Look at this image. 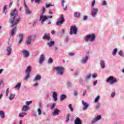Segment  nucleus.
Returning <instances> with one entry per match:
<instances>
[{
	"mask_svg": "<svg viewBox=\"0 0 124 124\" xmlns=\"http://www.w3.org/2000/svg\"><path fill=\"white\" fill-rule=\"evenodd\" d=\"M91 77H92V74L91 73L88 74L84 77V81L85 83H89V80L91 79Z\"/></svg>",
	"mask_w": 124,
	"mask_h": 124,
	"instance_id": "nucleus-14",
	"label": "nucleus"
},
{
	"mask_svg": "<svg viewBox=\"0 0 124 124\" xmlns=\"http://www.w3.org/2000/svg\"><path fill=\"white\" fill-rule=\"evenodd\" d=\"M100 107H101V104L100 103H98L95 106V109L98 110Z\"/></svg>",
	"mask_w": 124,
	"mask_h": 124,
	"instance_id": "nucleus-38",
	"label": "nucleus"
},
{
	"mask_svg": "<svg viewBox=\"0 0 124 124\" xmlns=\"http://www.w3.org/2000/svg\"><path fill=\"white\" fill-rule=\"evenodd\" d=\"M3 10H7V6L5 5L3 8Z\"/></svg>",
	"mask_w": 124,
	"mask_h": 124,
	"instance_id": "nucleus-61",
	"label": "nucleus"
},
{
	"mask_svg": "<svg viewBox=\"0 0 124 124\" xmlns=\"http://www.w3.org/2000/svg\"><path fill=\"white\" fill-rule=\"evenodd\" d=\"M54 52H55V53H56L57 52H59V48H58V47L55 46V47H54Z\"/></svg>",
	"mask_w": 124,
	"mask_h": 124,
	"instance_id": "nucleus-57",
	"label": "nucleus"
},
{
	"mask_svg": "<svg viewBox=\"0 0 124 124\" xmlns=\"http://www.w3.org/2000/svg\"><path fill=\"white\" fill-rule=\"evenodd\" d=\"M39 80H41V76L39 75H37L33 79V81H39Z\"/></svg>",
	"mask_w": 124,
	"mask_h": 124,
	"instance_id": "nucleus-29",
	"label": "nucleus"
},
{
	"mask_svg": "<svg viewBox=\"0 0 124 124\" xmlns=\"http://www.w3.org/2000/svg\"><path fill=\"white\" fill-rule=\"evenodd\" d=\"M65 2V1L64 0H62L61 1L62 5L63 7H64V3Z\"/></svg>",
	"mask_w": 124,
	"mask_h": 124,
	"instance_id": "nucleus-58",
	"label": "nucleus"
},
{
	"mask_svg": "<svg viewBox=\"0 0 124 124\" xmlns=\"http://www.w3.org/2000/svg\"><path fill=\"white\" fill-rule=\"evenodd\" d=\"M56 107V103H53L51 106H50L51 110H53Z\"/></svg>",
	"mask_w": 124,
	"mask_h": 124,
	"instance_id": "nucleus-47",
	"label": "nucleus"
},
{
	"mask_svg": "<svg viewBox=\"0 0 124 124\" xmlns=\"http://www.w3.org/2000/svg\"><path fill=\"white\" fill-rule=\"evenodd\" d=\"M15 20V17H11L9 20V22L10 23V24H11L12 28H13L14 26H16L18 25V24H19L21 20V17H18V18L16 19L15 22H14Z\"/></svg>",
	"mask_w": 124,
	"mask_h": 124,
	"instance_id": "nucleus-2",
	"label": "nucleus"
},
{
	"mask_svg": "<svg viewBox=\"0 0 124 124\" xmlns=\"http://www.w3.org/2000/svg\"><path fill=\"white\" fill-rule=\"evenodd\" d=\"M51 6H54V5H52L51 4H46V8H48V7H51Z\"/></svg>",
	"mask_w": 124,
	"mask_h": 124,
	"instance_id": "nucleus-49",
	"label": "nucleus"
},
{
	"mask_svg": "<svg viewBox=\"0 0 124 124\" xmlns=\"http://www.w3.org/2000/svg\"><path fill=\"white\" fill-rule=\"evenodd\" d=\"M8 93H9V88H7L6 91V96H8Z\"/></svg>",
	"mask_w": 124,
	"mask_h": 124,
	"instance_id": "nucleus-55",
	"label": "nucleus"
},
{
	"mask_svg": "<svg viewBox=\"0 0 124 124\" xmlns=\"http://www.w3.org/2000/svg\"><path fill=\"white\" fill-rule=\"evenodd\" d=\"M48 63H53V59L51 58H49L48 61Z\"/></svg>",
	"mask_w": 124,
	"mask_h": 124,
	"instance_id": "nucleus-51",
	"label": "nucleus"
},
{
	"mask_svg": "<svg viewBox=\"0 0 124 124\" xmlns=\"http://www.w3.org/2000/svg\"><path fill=\"white\" fill-rule=\"evenodd\" d=\"M79 82L82 86H83L84 85V80L82 79V78H80L79 79Z\"/></svg>",
	"mask_w": 124,
	"mask_h": 124,
	"instance_id": "nucleus-42",
	"label": "nucleus"
},
{
	"mask_svg": "<svg viewBox=\"0 0 124 124\" xmlns=\"http://www.w3.org/2000/svg\"><path fill=\"white\" fill-rule=\"evenodd\" d=\"M30 109V107L28 105H24L23 106L22 108V112H27Z\"/></svg>",
	"mask_w": 124,
	"mask_h": 124,
	"instance_id": "nucleus-27",
	"label": "nucleus"
},
{
	"mask_svg": "<svg viewBox=\"0 0 124 124\" xmlns=\"http://www.w3.org/2000/svg\"><path fill=\"white\" fill-rule=\"evenodd\" d=\"M13 3V1H11L10 4L9 5V7H11Z\"/></svg>",
	"mask_w": 124,
	"mask_h": 124,
	"instance_id": "nucleus-64",
	"label": "nucleus"
},
{
	"mask_svg": "<svg viewBox=\"0 0 124 124\" xmlns=\"http://www.w3.org/2000/svg\"><path fill=\"white\" fill-rule=\"evenodd\" d=\"M80 16H81V14L78 12H75L74 13V17L75 18H80Z\"/></svg>",
	"mask_w": 124,
	"mask_h": 124,
	"instance_id": "nucleus-35",
	"label": "nucleus"
},
{
	"mask_svg": "<svg viewBox=\"0 0 124 124\" xmlns=\"http://www.w3.org/2000/svg\"><path fill=\"white\" fill-rule=\"evenodd\" d=\"M15 97V94L11 93L10 95L9 99H10V100H13Z\"/></svg>",
	"mask_w": 124,
	"mask_h": 124,
	"instance_id": "nucleus-36",
	"label": "nucleus"
},
{
	"mask_svg": "<svg viewBox=\"0 0 124 124\" xmlns=\"http://www.w3.org/2000/svg\"><path fill=\"white\" fill-rule=\"evenodd\" d=\"M84 40L85 42H89V41L93 42L95 40V34L94 33H91L87 35L84 38Z\"/></svg>",
	"mask_w": 124,
	"mask_h": 124,
	"instance_id": "nucleus-3",
	"label": "nucleus"
},
{
	"mask_svg": "<svg viewBox=\"0 0 124 124\" xmlns=\"http://www.w3.org/2000/svg\"><path fill=\"white\" fill-rule=\"evenodd\" d=\"M29 78H30V74H26V76H25L24 78H23V80H28V79H29Z\"/></svg>",
	"mask_w": 124,
	"mask_h": 124,
	"instance_id": "nucleus-40",
	"label": "nucleus"
},
{
	"mask_svg": "<svg viewBox=\"0 0 124 124\" xmlns=\"http://www.w3.org/2000/svg\"><path fill=\"white\" fill-rule=\"evenodd\" d=\"M18 15V11H17V9H15L13 11H11L10 13V16L11 17H15V18H16V16Z\"/></svg>",
	"mask_w": 124,
	"mask_h": 124,
	"instance_id": "nucleus-9",
	"label": "nucleus"
},
{
	"mask_svg": "<svg viewBox=\"0 0 124 124\" xmlns=\"http://www.w3.org/2000/svg\"><path fill=\"white\" fill-rule=\"evenodd\" d=\"M82 104L83 106V110H87L88 108H89V105L88 103L85 102L84 100L81 101Z\"/></svg>",
	"mask_w": 124,
	"mask_h": 124,
	"instance_id": "nucleus-10",
	"label": "nucleus"
},
{
	"mask_svg": "<svg viewBox=\"0 0 124 124\" xmlns=\"http://www.w3.org/2000/svg\"><path fill=\"white\" fill-rule=\"evenodd\" d=\"M20 88H21V83L20 82L16 84V85L15 87V89H16V90H17V91H19Z\"/></svg>",
	"mask_w": 124,
	"mask_h": 124,
	"instance_id": "nucleus-33",
	"label": "nucleus"
},
{
	"mask_svg": "<svg viewBox=\"0 0 124 124\" xmlns=\"http://www.w3.org/2000/svg\"><path fill=\"white\" fill-rule=\"evenodd\" d=\"M3 13L6 15V14L7 13V10H3Z\"/></svg>",
	"mask_w": 124,
	"mask_h": 124,
	"instance_id": "nucleus-60",
	"label": "nucleus"
},
{
	"mask_svg": "<svg viewBox=\"0 0 124 124\" xmlns=\"http://www.w3.org/2000/svg\"><path fill=\"white\" fill-rule=\"evenodd\" d=\"M47 18L46 16H44L43 15H40L39 21H41V24L43 25V23L47 20Z\"/></svg>",
	"mask_w": 124,
	"mask_h": 124,
	"instance_id": "nucleus-13",
	"label": "nucleus"
},
{
	"mask_svg": "<svg viewBox=\"0 0 124 124\" xmlns=\"http://www.w3.org/2000/svg\"><path fill=\"white\" fill-rule=\"evenodd\" d=\"M65 98H66V96L65 94H62L60 95V99L61 101H62V100H64Z\"/></svg>",
	"mask_w": 124,
	"mask_h": 124,
	"instance_id": "nucleus-32",
	"label": "nucleus"
},
{
	"mask_svg": "<svg viewBox=\"0 0 124 124\" xmlns=\"http://www.w3.org/2000/svg\"><path fill=\"white\" fill-rule=\"evenodd\" d=\"M101 115H98L92 118V120L91 121L90 124H94L97 122H99L101 120Z\"/></svg>",
	"mask_w": 124,
	"mask_h": 124,
	"instance_id": "nucleus-5",
	"label": "nucleus"
},
{
	"mask_svg": "<svg viewBox=\"0 0 124 124\" xmlns=\"http://www.w3.org/2000/svg\"><path fill=\"white\" fill-rule=\"evenodd\" d=\"M48 41V42L46 43V45L48 47H53V46L55 45V42L53 41L52 39Z\"/></svg>",
	"mask_w": 124,
	"mask_h": 124,
	"instance_id": "nucleus-16",
	"label": "nucleus"
},
{
	"mask_svg": "<svg viewBox=\"0 0 124 124\" xmlns=\"http://www.w3.org/2000/svg\"><path fill=\"white\" fill-rule=\"evenodd\" d=\"M68 107H69V109H70V111H71V112H73L74 109H73V108H72V105H71V104H70L69 105Z\"/></svg>",
	"mask_w": 124,
	"mask_h": 124,
	"instance_id": "nucleus-46",
	"label": "nucleus"
},
{
	"mask_svg": "<svg viewBox=\"0 0 124 124\" xmlns=\"http://www.w3.org/2000/svg\"><path fill=\"white\" fill-rule=\"evenodd\" d=\"M63 22H64L62 21V20H59L56 22V25L57 26H61V25H62Z\"/></svg>",
	"mask_w": 124,
	"mask_h": 124,
	"instance_id": "nucleus-41",
	"label": "nucleus"
},
{
	"mask_svg": "<svg viewBox=\"0 0 124 124\" xmlns=\"http://www.w3.org/2000/svg\"><path fill=\"white\" fill-rule=\"evenodd\" d=\"M32 115L33 116V117H34L35 118H36L37 117V114H36V113H35V112H33L32 113Z\"/></svg>",
	"mask_w": 124,
	"mask_h": 124,
	"instance_id": "nucleus-59",
	"label": "nucleus"
},
{
	"mask_svg": "<svg viewBox=\"0 0 124 124\" xmlns=\"http://www.w3.org/2000/svg\"><path fill=\"white\" fill-rule=\"evenodd\" d=\"M92 77L93 78H96L97 77V73H93L92 74Z\"/></svg>",
	"mask_w": 124,
	"mask_h": 124,
	"instance_id": "nucleus-52",
	"label": "nucleus"
},
{
	"mask_svg": "<svg viewBox=\"0 0 124 124\" xmlns=\"http://www.w3.org/2000/svg\"><path fill=\"white\" fill-rule=\"evenodd\" d=\"M25 14H27V15H31V11H30L29 9V7L27 5H25Z\"/></svg>",
	"mask_w": 124,
	"mask_h": 124,
	"instance_id": "nucleus-24",
	"label": "nucleus"
},
{
	"mask_svg": "<svg viewBox=\"0 0 124 124\" xmlns=\"http://www.w3.org/2000/svg\"><path fill=\"white\" fill-rule=\"evenodd\" d=\"M12 53V48L11 46H7L6 48V54L8 56H10Z\"/></svg>",
	"mask_w": 124,
	"mask_h": 124,
	"instance_id": "nucleus-12",
	"label": "nucleus"
},
{
	"mask_svg": "<svg viewBox=\"0 0 124 124\" xmlns=\"http://www.w3.org/2000/svg\"><path fill=\"white\" fill-rule=\"evenodd\" d=\"M17 31V28L16 27H14L12 31H11V32L10 33V35L11 37L14 36V34H15V32Z\"/></svg>",
	"mask_w": 124,
	"mask_h": 124,
	"instance_id": "nucleus-22",
	"label": "nucleus"
},
{
	"mask_svg": "<svg viewBox=\"0 0 124 124\" xmlns=\"http://www.w3.org/2000/svg\"><path fill=\"white\" fill-rule=\"evenodd\" d=\"M46 10V9H45V7H43L42 12L41 13V15H43Z\"/></svg>",
	"mask_w": 124,
	"mask_h": 124,
	"instance_id": "nucleus-53",
	"label": "nucleus"
},
{
	"mask_svg": "<svg viewBox=\"0 0 124 124\" xmlns=\"http://www.w3.org/2000/svg\"><path fill=\"white\" fill-rule=\"evenodd\" d=\"M18 36L20 38V40L18 42V44H20L24 39V35H23V34H19Z\"/></svg>",
	"mask_w": 124,
	"mask_h": 124,
	"instance_id": "nucleus-28",
	"label": "nucleus"
},
{
	"mask_svg": "<svg viewBox=\"0 0 124 124\" xmlns=\"http://www.w3.org/2000/svg\"><path fill=\"white\" fill-rule=\"evenodd\" d=\"M52 96L54 101H57V100H58V94H57V93L55 92H52Z\"/></svg>",
	"mask_w": 124,
	"mask_h": 124,
	"instance_id": "nucleus-25",
	"label": "nucleus"
},
{
	"mask_svg": "<svg viewBox=\"0 0 124 124\" xmlns=\"http://www.w3.org/2000/svg\"><path fill=\"white\" fill-rule=\"evenodd\" d=\"M100 66L102 69L105 68V61H104V60L100 61Z\"/></svg>",
	"mask_w": 124,
	"mask_h": 124,
	"instance_id": "nucleus-21",
	"label": "nucleus"
},
{
	"mask_svg": "<svg viewBox=\"0 0 124 124\" xmlns=\"http://www.w3.org/2000/svg\"><path fill=\"white\" fill-rule=\"evenodd\" d=\"M102 5L103 6H106V5H107V3H106V1L104 0L102 1Z\"/></svg>",
	"mask_w": 124,
	"mask_h": 124,
	"instance_id": "nucleus-56",
	"label": "nucleus"
},
{
	"mask_svg": "<svg viewBox=\"0 0 124 124\" xmlns=\"http://www.w3.org/2000/svg\"><path fill=\"white\" fill-rule=\"evenodd\" d=\"M75 124H82V121L81 119L79 118V117H77L74 121Z\"/></svg>",
	"mask_w": 124,
	"mask_h": 124,
	"instance_id": "nucleus-26",
	"label": "nucleus"
},
{
	"mask_svg": "<svg viewBox=\"0 0 124 124\" xmlns=\"http://www.w3.org/2000/svg\"><path fill=\"white\" fill-rule=\"evenodd\" d=\"M68 55L70 56V57H73L75 55V54L72 53V52H69L68 53Z\"/></svg>",
	"mask_w": 124,
	"mask_h": 124,
	"instance_id": "nucleus-54",
	"label": "nucleus"
},
{
	"mask_svg": "<svg viewBox=\"0 0 124 124\" xmlns=\"http://www.w3.org/2000/svg\"><path fill=\"white\" fill-rule=\"evenodd\" d=\"M45 60V56H44V55L42 54L39 60V64H43Z\"/></svg>",
	"mask_w": 124,
	"mask_h": 124,
	"instance_id": "nucleus-17",
	"label": "nucleus"
},
{
	"mask_svg": "<svg viewBox=\"0 0 124 124\" xmlns=\"http://www.w3.org/2000/svg\"><path fill=\"white\" fill-rule=\"evenodd\" d=\"M98 13V9L95 8H92L91 11V15L93 18H95V16Z\"/></svg>",
	"mask_w": 124,
	"mask_h": 124,
	"instance_id": "nucleus-6",
	"label": "nucleus"
},
{
	"mask_svg": "<svg viewBox=\"0 0 124 124\" xmlns=\"http://www.w3.org/2000/svg\"><path fill=\"white\" fill-rule=\"evenodd\" d=\"M88 60H89V57L86 56L82 58L80 60V62L82 64H85V63H87Z\"/></svg>",
	"mask_w": 124,
	"mask_h": 124,
	"instance_id": "nucleus-11",
	"label": "nucleus"
},
{
	"mask_svg": "<svg viewBox=\"0 0 124 124\" xmlns=\"http://www.w3.org/2000/svg\"><path fill=\"white\" fill-rule=\"evenodd\" d=\"M95 4V0H93L92 1V5H91L92 8H93V7H94Z\"/></svg>",
	"mask_w": 124,
	"mask_h": 124,
	"instance_id": "nucleus-48",
	"label": "nucleus"
},
{
	"mask_svg": "<svg viewBox=\"0 0 124 124\" xmlns=\"http://www.w3.org/2000/svg\"><path fill=\"white\" fill-rule=\"evenodd\" d=\"M117 52H118V48H114L112 52V56H116V55H117Z\"/></svg>",
	"mask_w": 124,
	"mask_h": 124,
	"instance_id": "nucleus-31",
	"label": "nucleus"
},
{
	"mask_svg": "<svg viewBox=\"0 0 124 124\" xmlns=\"http://www.w3.org/2000/svg\"><path fill=\"white\" fill-rule=\"evenodd\" d=\"M27 113L25 112V111L23 112H21L19 114V118H23V117H25V116H27Z\"/></svg>",
	"mask_w": 124,
	"mask_h": 124,
	"instance_id": "nucleus-30",
	"label": "nucleus"
},
{
	"mask_svg": "<svg viewBox=\"0 0 124 124\" xmlns=\"http://www.w3.org/2000/svg\"><path fill=\"white\" fill-rule=\"evenodd\" d=\"M53 70L56 72V74L58 76H62L64 72V68L62 66H57L53 68Z\"/></svg>",
	"mask_w": 124,
	"mask_h": 124,
	"instance_id": "nucleus-1",
	"label": "nucleus"
},
{
	"mask_svg": "<svg viewBox=\"0 0 124 124\" xmlns=\"http://www.w3.org/2000/svg\"><path fill=\"white\" fill-rule=\"evenodd\" d=\"M77 27L75 26H72L70 27V35H72V34H76L77 33V31H78Z\"/></svg>",
	"mask_w": 124,
	"mask_h": 124,
	"instance_id": "nucleus-7",
	"label": "nucleus"
},
{
	"mask_svg": "<svg viewBox=\"0 0 124 124\" xmlns=\"http://www.w3.org/2000/svg\"><path fill=\"white\" fill-rule=\"evenodd\" d=\"M42 39H44V40H47V41L52 40V38L50 36V34L48 33H45Z\"/></svg>",
	"mask_w": 124,
	"mask_h": 124,
	"instance_id": "nucleus-8",
	"label": "nucleus"
},
{
	"mask_svg": "<svg viewBox=\"0 0 124 124\" xmlns=\"http://www.w3.org/2000/svg\"><path fill=\"white\" fill-rule=\"evenodd\" d=\"M60 112H61L60 110L58 108H55L54 109V111L52 112V115L53 116H58L60 114Z\"/></svg>",
	"mask_w": 124,
	"mask_h": 124,
	"instance_id": "nucleus-20",
	"label": "nucleus"
},
{
	"mask_svg": "<svg viewBox=\"0 0 124 124\" xmlns=\"http://www.w3.org/2000/svg\"><path fill=\"white\" fill-rule=\"evenodd\" d=\"M96 84H97V80H96L93 81V86H95V85H96Z\"/></svg>",
	"mask_w": 124,
	"mask_h": 124,
	"instance_id": "nucleus-62",
	"label": "nucleus"
},
{
	"mask_svg": "<svg viewBox=\"0 0 124 124\" xmlns=\"http://www.w3.org/2000/svg\"><path fill=\"white\" fill-rule=\"evenodd\" d=\"M118 55H119V56H120V57H124V52H123V50H120L118 52Z\"/></svg>",
	"mask_w": 124,
	"mask_h": 124,
	"instance_id": "nucleus-39",
	"label": "nucleus"
},
{
	"mask_svg": "<svg viewBox=\"0 0 124 124\" xmlns=\"http://www.w3.org/2000/svg\"><path fill=\"white\" fill-rule=\"evenodd\" d=\"M106 82L110 84V85H114V84H117V83H118V79L113 76H109L108 79H106Z\"/></svg>",
	"mask_w": 124,
	"mask_h": 124,
	"instance_id": "nucleus-4",
	"label": "nucleus"
},
{
	"mask_svg": "<svg viewBox=\"0 0 124 124\" xmlns=\"http://www.w3.org/2000/svg\"><path fill=\"white\" fill-rule=\"evenodd\" d=\"M22 54L24 58H29V57H30V53L29 52V51L27 50L23 49L22 50Z\"/></svg>",
	"mask_w": 124,
	"mask_h": 124,
	"instance_id": "nucleus-15",
	"label": "nucleus"
},
{
	"mask_svg": "<svg viewBox=\"0 0 124 124\" xmlns=\"http://www.w3.org/2000/svg\"><path fill=\"white\" fill-rule=\"evenodd\" d=\"M87 19H88V16H85L83 17V20L84 21H86V20H87Z\"/></svg>",
	"mask_w": 124,
	"mask_h": 124,
	"instance_id": "nucleus-63",
	"label": "nucleus"
},
{
	"mask_svg": "<svg viewBox=\"0 0 124 124\" xmlns=\"http://www.w3.org/2000/svg\"><path fill=\"white\" fill-rule=\"evenodd\" d=\"M0 118H1V119H3V118L5 117L4 111L2 110L0 111Z\"/></svg>",
	"mask_w": 124,
	"mask_h": 124,
	"instance_id": "nucleus-34",
	"label": "nucleus"
},
{
	"mask_svg": "<svg viewBox=\"0 0 124 124\" xmlns=\"http://www.w3.org/2000/svg\"><path fill=\"white\" fill-rule=\"evenodd\" d=\"M98 100H99V95L97 96L95 98L94 102H95V103H96L98 101Z\"/></svg>",
	"mask_w": 124,
	"mask_h": 124,
	"instance_id": "nucleus-43",
	"label": "nucleus"
},
{
	"mask_svg": "<svg viewBox=\"0 0 124 124\" xmlns=\"http://www.w3.org/2000/svg\"><path fill=\"white\" fill-rule=\"evenodd\" d=\"M69 118H70V114H67L66 115V123H68V122L69 121Z\"/></svg>",
	"mask_w": 124,
	"mask_h": 124,
	"instance_id": "nucleus-37",
	"label": "nucleus"
},
{
	"mask_svg": "<svg viewBox=\"0 0 124 124\" xmlns=\"http://www.w3.org/2000/svg\"><path fill=\"white\" fill-rule=\"evenodd\" d=\"M32 103V101H26V104L25 105H27V106H29L30 104H31Z\"/></svg>",
	"mask_w": 124,
	"mask_h": 124,
	"instance_id": "nucleus-50",
	"label": "nucleus"
},
{
	"mask_svg": "<svg viewBox=\"0 0 124 124\" xmlns=\"http://www.w3.org/2000/svg\"><path fill=\"white\" fill-rule=\"evenodd\" d=\"M32 68L31 66H28L25 70L26 74H31V69Z\"/></svg>",
	"mask_w": 124,
	"mask_h": 124,
	"instance_id": "nucleus-19",
	"label": "nucleus"
},
{
	"mask_svg": "<svg viewBox=\"0 0 124 124\" xmlns=\"http://www.w3.org/2000/svg\"><path fill=\"white\" fill-rule=\"evenodd\" d=\"M41 107V105H39V108L37 109V113L38 116H41L42 115V109L40 108Z\"/></svg>",
	"mask_w": 124,
	"mask_h": 124,
	"instance_id": "nucleus-23",
	"label": "nucleus"
},
{
	"mask_svg": "<svg viewBox=\"0 0 124 124\" xmlns=\"http://www.w3.org/2000/svg\"><path fill=\"white\" fill-rule=\"evenodd\" d=\"M31 38H32V35H29L28 36L26 40L27 45H30L31 43Z\"/></svg>",
	"mask_w": 124,
	"mask_h": 124,
	"instance_id": "nucleus-18",
	"label": "nucleus"
},
{
	"mask_svg": "<svg viewBox=\"0 0 124 124\" xmlns=\"http://www.w3.org/2000/svg\"><path fill=\"white\" fill-rule=\"evenodd\" d=\"M115 95H116V92H112L110 94V97L112 98H114L115 97Z\"/></svg>",
	"mask_w": 124,
	"mask_h": 124,
	"instance_id": "nucleus-45",
	"label": "nucleus"
},
{
	"mask_svg": "<svg viewBox=\"0 0 124 124\" xmlns=\"http://www.w3.org/2000/svg\"><path fill=\"white\" fill-rule=\"evenodd\" d=\"M60 21H62L64 22V17H63V15H61L60 16Z\"/></svg>",
	"mask_w": 124,
	"mask_h": 124,
	"instance_id": "nucleus-44",
	"label": "nucleus"
}]
</instances>
